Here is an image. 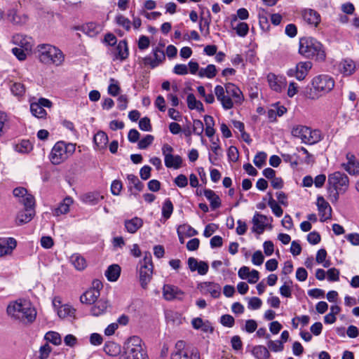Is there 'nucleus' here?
<instances>
[{
	"label": "nucleus",
	"mask_w": 359,
	"mask_h": 359,
	"mask_svg": "<svg viewBox=\"0 0 359 359\" xmlns=\"http://www.w3.org/2000/svg\"><path fill=\"white\" fill-rule=\"evenodd\" d=\"M70 261L74 268L78 271L83 270L87 266L86 259L79 254L72 255L70 257Z\"/></svg>",
	"instance_id": "37998d69"
},
{
	"label": "nucleus",
	"mask_w": 359,
	"mask_h": 359,
	"mask_svg": "<svg viewBox=\"0 0 359 359\" xmlns=\"http://www.w3.org/2000/svg\"><path fill=\"white\" fill-rule=\"evenodd\" d=\"M45 339L54 345H60L62 343L60 334L54 331L48 332L45 335Z\"/></svg>",
	"instance_id": "09e8293b"
},
{
	"label": "nucleus",
	"mask_w": 359,
	"mask_h": 359,
	"mask_svg": "<svg viewBox=\"0 0 359 359\" xmlns=\"http://www.w3.org/2000/svg\"><path fill=\"white\" fill-rule=\"evenodd\" d=\"M154 105L161 112H165L166 110L165 100L162 95H158L156 97Z\"/></svg>",
	"instance_id": "338daca9"
},
{
	"label": "nucleus",
	"mask_w": 359,
	"mask_h": 359,
	"mask_svg": "<svg viewBox=\"0 0 359 359\" xmlns=\"http://www.w3.org/2000/svg\"><path fill=\"white\" fill-rule=\"evenodd\" d=\"M13 41L15 44L19 46L20 48H24L27 52H30L34 45V40L32 37L21 34L14 35L13 36Z\"/></svg>",
	"instance_id": "bb28decb"
},
{
	"label": "nucleus",
	"mask_w": 359,
	"mask_h": 359,
	"mask_svg": "<svg viewBox=\"0 0 359 359\" xmlns=\"http://www.w3.org/2000/svg\"><path fill=\"white\" fill-rule=\"evenodd\" d=\"M174 183L178 187L184 188L188 184V179L184 175L180 174L175 178Z\"/></svg>",
	"instance_id": "69168bd1"
},
{
	"label": "nucleus",
	"mask_w": 359,
	"mask_h": 359,
	"mask_svg": "<svg viewBox=\"0 0 359 359\" xmlns=\"http://www.w3.org/2000/svg\"><path fill=\"white\" fill-rule=\"evenodd\" d=\"M233 29L236 30V34L241 37L245 36L249 30L248 25L245 22H239Z\"/></svg>",
	"instance_id": "13d9d810"
},
{
	"label": "nucleus",
	"mask_w": 359,
	"mask_h": 359,
	"mask_svg": "<svg viewBox=\"0 0 359 359\" xmlns=\"http://www.w3.org/2000/svg\"><path fill=\"white\" fill-rule=\"evenodd\" d=\"M33 149V145L28 140H22L14 145L15 151L20 154H27Z\"/></svg>",
	"instance_id": "ea45409f"
},
{
	"label": "nucleus",
	"mask_w": 359,
	"mask_h": 359,
	"mask_svg": "<svg viewBox=\"0 0 359 359\" xmlns=\"http://www.w3.org/2000/svg\"><path fill=\"white\" fill-rule=\"evenodd\" d=\"M316 205L321 222L331 219L332 212V208L323 196H318Z\"/></svg>",
	"instance_id": "4be33fe9"
},
{
	"label": "nucleus",
	"mask_w": 359,
	"mask_h": 359,
	"mask_svg": "<svg viewBox=\"0 0 359 359\" xmlns=\"http://www.w3.org/2000/svg\"><path fill=\"white\" fill-rule=\"evenodd\" d=\"M217 68L214 65H208L205 68H201L198 75L201 78L213 79L217 74Z\"/></svg>",
	"instance_id": "a19ab883"
},
{
	"label": "nucleus",
	"mask_w": 359,
	"mask_h": 359,
	"mask_svg": "<svg viewBox=\"0 0 359 359\" xmlns=\"http://www.w3.org/2000/svg\"><path fill=\"white\" fill-rule=\"evenodd\" d=\"M39 61L47 65H61L65 60V55L57 47L48 44H39L36 48Z\"/></svg>",
	"instance_id": "423d86ee"
},
{
	"label": "nucleus",
	"mask_w": 359,
	"mask_h": 359,
	"mask_svg": "<svg viewBox=\"0 0 359 359\" xmlns=\"http://www.w3.org/2000/svg\"><path fill=\"white\" fill-rule=\"evenodd\" d=\"M287 111V109L278 104H273L267 111V116L270 122L276 121L278 116H282Z\"/></svg>",
	"instance_id": "72a5a7b5"
},
{
	"label": "nucleus",
	"mask_w": 359,
	"mask_h": 359,
	"mask_svg": "<svg viewBox=\"0 0 359 359\" xmlns=\"http://www.w3.org/2000/svg\"><path fill=\"white\" fill-rule=\"evenodd\" d=\"M339 271L336 268H331L327 271V280L329 281H338L339 280Z\"/></svg>",
	"instance_id": "0e129e2a"
},
{
	"label": "nucleus",
	"mask_w": 359,
	"mask_h": 359,
	"mask_svg": "<svg viewBox=\"0 0 359 359\" xmlns=\"http://www.w3.org/2000/svg\"><path fill=\"white\" fill-rule=\"evenodd\" d=\"M126 231L130 233H135L143 225V220L137 217H135L130 219H126L124 222Z\"/></svg>",
	"instance_id": "473e14b6"
},
{
	"label": "nucleus",
	"mask_w": 359,
	"mask_h": 359,
	"mask_svg": "<svg viewBox=\"0 0 359 359\" xmlns=\"http://www.w3.org/2000/svg\"><path fill=\"white\" fill-rule=\"evenodd\" d=\"M153 264L151 257H145L139 262V278L142 288H146L153 274Z\"/></svg>",
	"instance_id": "9b49d317"
},
{
	"label": "nucleus",
	"mask_w": 359,
	"mask_h": 359,
	"mask_svg": "<svg viewBox=\"0 0 359 359\" xmlns=\"http://www.w3.org/2000/svg\"><path fill=\"white\" fill-rule=\"evenodd\" d=\"M75 150V144L57 142L50 151L49 159L53 165H59L69 158Z\"/></svg>",
	"instance_id": "6e6552de"
},
{
	"label": "nucleus",
	"mask_w": 359,
	"mask_h": 359,
	"mask_svg": "<svg viewBox=\"0 0 359 359\" xmlns=\"http://www.w3.org/2000/svg\"><path fill=\"white\" fill-rule=\"evenodd\" d=\"M291 134L293 137L299 138L302 142L306 144H314L322 140L319 130H312L311 128L297 125L292 127Z\"/></svg>",
	"instance_id": "1a4fd4ad"
},
{
	"label": "nucleus",
	"mask_w": 359,
	"mask_h": 359,
	"mask_svg": "<svg viewBox=\"0 0 359 359\" xmlns=\"http://www.w3.org/2000/svg\"><path fill=\"white\" fill-rule=\"evenodd\" d=\"M320 239V235L317 231H312L307 235V241L311 245L319 243Z\"/></svg>",
	"instance_id": "774afa93"
},
{
	"label": "nucleus",
	"mask_w": 359,
	"mask_h": 359,
	"mask_svg": "<svg viewBox=\"0 0 359 359\" xmlns=\"http://www.w3.org/2000/svg\"><path fill=\"white\" fill-rule=\"evenodd\" d=\"M165 60V54L163 49L155 47L150 55L142 58V64L145 67L154 69L161 65Z\"/></svg>",
	"instance_id": "ddd939ff"
},
{
	"label": "nucleus",
	"mask_w": 359,
	"mask_h": 359,
	"mask_svg": "<svg viewBox=\"0 0 359 359\" xmlns=\"http://www.w3.org/2000/svg\"><path fill=\"white\" fill-rule=\"evenodd\" d=\"M198 289L201 294H210L212 298H218L221 294V286L215 282L205 281L198 285Z\"/></svg>",
	"instance_id": "6ab92c4d"
},
{
	"label": "nucleus",
	"mask_w": 359,
	"mask_h": 359,
	"mask_svg": "<svg viewBox=\"0 0 359 359\" xmlns=\"http://www.w3.org/2000/svg\"><path fill=\"white\" fill-rule=\"evenodd\" d=\"M13 196L18 198V201L25 207L33 208L35 200L34 196L27 192L24 187H17L13 189Z\"/></svg>",
	"instance_id": "a211bd4d"
},
{
	"label": "nucleus",
	"mask_w": 359,
	"mask_h": 359,
	"mask_svg": "<svg viewBox=\"0 0 359 359\" xmlns=\"http://www.w3.org/2000/svg\"><path fill=\"white\" fill-rule=\"evenodd\" d=\"M114 22L120 27H122L126 31H129L131 27L130 20L123 15L122 14H117L114 18Z\"/></svg>",
	"instance_id": "49530a36"
},
{
	"label": "nucleus",
	"mask_w": 359,
	"mask_h": 359,
	"mask_svg": "<svg viewBox=\"0 0 359 359\" xmlns=\"http://www.w3.org/2000/svg\"><path fill=\"white\" fill-rule=\"evenodd\" d=\"M171 359H200L197 351H190L184 341H178L171 355Z\"/></svg>",
	"instance_id": "4468645a"
},
{
	"label": "nucleus",
	"mask_w": 359,
	"mask_h": 359,
	"mask_svg": "<svg viewBox=\"0 0 359 359\" xmlns=\"http://www.w3.org/2000/svg\"><path fill=\"white\" fill-rule=\"evenodd\" d=\"M267 81L270 88L277 93H280L287 86V80L285 76L269 73L267 75Z\"/></svg>",
	"instance_id": "412c9836"
},
{
	"label": "nucleus",
	"mask_w": 359,
	"mask_h": 359,
	"mask_svg": "<svg viewBox=\"0 0 359 359\" xmlns=\"http://www.w3.org/2000/svg\"><path fill=\"white\" fill-rule=\"evenodd\" d=\"M107 90L108 93L112 96L118 95L121 91L118 81L114 79L111 78Z\"/></svg>",
	"instance_id": "3c124183"
},
{
	"label": "nucleus",
	"mask_w": 359,
	"mask_h": 359,
	"mask_svg": "<svg viewBox=\"0 0 359 359\" xmlns=\"http://www.w3.org/2000/svg\"><path fill=\"white\" fill-rule=\"evenodd\" d=\"M127 180L128 181V187L130 190L135 189L138 192L142 191L144 184L140 181L136 175L133 174L128 175Z\"/></svg>",
	"instance_id": "c03bdc74"
},
{
	"label": "nucleus",
	"mask_w": 359,
	"mask_h": 359,
	"mask_svg": "<svg viewBox=\"0 0 359 359\" xmlns=\"http://www.w3.org/2000/svg\"><path fill=\"white\" fill-rule=\"evenodd\" d=\"M204 131L203 123L198 119L193 121V133L198 136H201Z\"/></svg>",
	"instance_id": "052dcab7"
},
{
	"label": "nucleus",
	"mask_w": 359,
	"mask_h": 359,
	"mask_svg": "<svg viewBox=\"0 0 359 359\" xmlns=\"http://www.w3.org/2000/svg\"><path fill=\"white\" fill-rule=\"evenodd\" d=\"M11 90L15 96L20 97L24 95L25 93V88L21 83H14L11 86Z\"/></svg>",
	"instance_id": "5fc2aeb1"
},
{
	"label": "nucleus",
	"mask_w": 359,
	"mask_h": 359,
	"mask_svg": "<svg viewBox=\"0 0 359 359\" xmlns=\"http://www.w3.org/2000/svg\"><path fill=\"white\" fill-rule=\"evenodd\" d=\"M335 85L334 79L328 74H320L314 76L311 81L308 97L318 100L330 93Z\"/></svg>",
	"instance_id": "7ed1b4c3"
},
{
	"label": "nucleus",
	"mask_w": 359,
	"mask_h": 359,
	"mask_svg": "<svg viewBox=\"0 0 359 359\" xmlns=\"http://www.w3.org/2000/svg\"><path fill=\"white\" fill-rule=\"evenodd\" d=\"M154 141V137L151 135H147L144 138L138 142V147L140 149L147 148Z\"/></svg>",
	"instance_id": "e2e57ef3"
},
{
	"label": "nucleus",
	"mask_w": 359,
	"mask_h": 359,
	"mask_svg": "<svg viewBox=\"0 0 359 359\" xmlns=\"http://www.w3.org/2000/svg\"><path fill=\"white\" fill-rule=\"evenodd\" d=\"M73 202L74 201L72 197H65L62 201L59 203L57 207L53 210V215L55 216H60L67 214L69 211V208L73 204Z\"/></svg>",
	"instance_id": "2f4dec72"
},
{
	"label": "nucleus",
	"mask_w": 359,
	"mask_h": 359,
	"mask_svg": "<svg viewBox=\"0 0 359 359\" xmlns=\"http://www.w3.org/2000/svg\"><path fill=\"white\" fill-rule=\"evenodd\" d=\"M34 215L32 208L25 207V210L20 211L16 217L15 222L18 225H22L30 222Z\"/></svg>",
	"instance_id": "7c9ffc66"
},
{
	"label": "nucleus",
	"mask_w": 359,
	"mask_h": 359,
	"mask_svg": "<svg viewBox=\"0 0 359 359\" xmlns=\"http://www.w3.org/2000/svg\"><path fill=\"white\" fill-rule=\"evenodd\" d=\"M119 359H149L142 340L137 336L128 339Z\"/></svg>",
	"instance_id": "0eeeda50"
},
{
	"label": "nucleus",
	"mask_w": 359,
	"mask_h": 359,
	"mask_svg": "<svg viewBox=\"0 0 359 359\" xmlns=\"http://www.w3.org/2000/svg\"><path fill=\"white\" fill-rule=\"evenodd\" d=\"M217 100L225 110L232 109L235 105H240L244 100L241 89L232 83H227L224 86L217 85L214 89Z\"/></svg>",
	"instance_id": "f03ea898"
},
{
	"label": "nucleus",
	"mask_w": 359,
	"mask_h": 359,
	"mask_svg": "<svg viewBox=\"0 0 359 359\" xmlns=\"http://www.w3.org/2000/svg\"><path fill=\"white\" fill-rule=\"evenodd\" d=\"M121 273V267L118 264H112L105 271L108 280L114 282L117 280Z\"/></svg>",
	"instance_id": "58836bf2"
},
{
	"label": "nucleus",
	"mask_w": 359,
	"mask_h": 359,
	"mask_svg": "<svg viewBox=\"0 0 359 359\" xmlns=\"http://www.w3.org/2000/svg\"><path fill=\"white\" fill-rule=\"evenodd\" d=\"M348 177L341 172H334L328 175L327 191L330 200L333 203L339 199L341 194H344L348 188Z\"/></svg>",
	"instance_id": "39448f33"
},
{
	"label": "nucleus",
	"mask_w": 359,
	"mask_h": 359,
	"mask_svg": "<svg viewBox=\"0 0 359 359\" xmlns=\"http://www.w3.org/2000/svg\"><path fill=\"white\" fill-rule=\"evenodd\" d=\"M197 91L199 95L204 98V100L208 104H212L215 102L214 95L210 92L208 94H206L205 89L203 86H200L197 88Z\"/></svg>",
	"instance_id": "864d4df0"
},
{
	"label": "nucleus",
	"mask_w": 359,
	"mask_h": 359,
	"mask_svg": "<svg viewBox=\"0 0 359 359\" xmlns=\"http://www.w3.org/2000/svg\"><path fill=\"white\" fill-rule=\"evenodd\" d=\"M262 305V301L258 297H251L248 302V308L251 310L259 309Z\"/></svg>",
	"instance_id": "680f3d73"
},
{
	"label": "nucleus",
	"mask_w": 359,
	"mask_h": 359,
	"mask_svg": "<svg viewBox=\"0 0 359 359\" xmlns=\"http://www.w3.org/2000/svg\"><path fill=\"white\" fill-rule=\"evenodd\" d=\"M174 210L173 204L170 198H167L163 203L161 214L165 221L168 219L172 214Z\"/></svg>",
	"instance_id": "a18cd8bd"
},
{
	"label": "nucleus",
	"mask_w": 359,
	"mask_h": 359,
	"mask_svg": "<svg viewBox=\"0 0 359 359\" xmlns=\"http://www.w3.org/2000/svg\"><path fill=\"white\" fill-rule=\"evenodd\" d=\"M271 221L272 218L269 219L266 215L255 212L252 219V231L258 235L262 234Z\"/></svg>",
	"instance_id": "f3484780"
},
{
	"label": "nucleus",
	"mask_w": 359,
	"mask_h": 359,
	"mask_svg": "<svg viewBox=\"0 0 359 359\" xmlns=\"http://www.w3.org/2000/svg\"><path fill=\"white\" fill-rule=\"evenodd\" d=\"M203 194L209 201L212 210H215L221 206V200L218 195L211 189H205Z\"/></svg>",
	"instance_id": "c9c22d12"
},
{
	"label": "nucleus",
	"mask_w": 359,
	"mask_h": 359,
	"mask_svg": "<svg viewBox=\"0 0 359 359\" xmlns=\"http://www.w3.org/2000/svg\"><path fill=\"white\" fill-rule=\"evenodd\" d=\"M187 106L189 109H196L200 112L204 111V107L202 102L196 99L194 94L190 93L187 97Z\"/></svg>",
	"instance_id": "79ce46f5"
},
{
	"label": "nucleus",
	"mask_w": 359,
	"mask_h": 359,
	"mask_svg": "<svg viewBox=\"0 0 359 359\" xmlns=\"http://www.w3.org/2000/svg\"><path fill=\"white\" fill-rule=\"evenodd\" d=\"M292 284V281L285 282L279 290L280 294L281 296L284 297H291L292 296V290L291 285Z\"/></svg>",
	"instance_id": "bf43d9fd"
},
{
	"label": "nucleus",
	"mask_w": 359,
	"mask_h": 359,
	"mask_svg": "<svg viewBox=\"0 0 359 359\" xmlns=\"http://www.w3.org/2000/svg\"><path fill=\"white\" fill-rule=\"evenodd\" d=\"M93 287L87 290L81 297L80 301L82 304H86L91 305L97 300H98L100 295L99 286H102V284L99 282L94 283Z\"/></svg>",
	"instance_id": "aec40b11"
},
{
	"label": "nucleus",
	"mask_w": 359,
	"mask_h": 359,
	"mask_svg": "<svg viewBox=\"0 0 359 359\" xmlns=\"http://www.w3.org/2000/svg\"><path fill=\"white\" fill-rule=\"evenodd\" d=\"M269 348L273 352H280L284 348L283 343L279 340H269L267 342Z\"/></svg>",
	"instance_id": "4d7b16f0"
},
{
	"label": "nucleus",
	"mask_w": 359,
	"mask_h": 359,
	"mask_svg": "<svg viewBox=\"0 0 359 359\" xmlns=\"http://www.w3.org/2000/svg\"><path fill=\"white\" fill-rule=\"evenodd\" d=\"M163 295L166 300L171 301L175 299H181L183 292L177 286L168 284L163 287Z\"/></svg>",
	"instance_id": "cd10ccee"
},
{
	"label": "nucleus",
	"mask_w": 359,
	"mask_h": 359,
	"mask_svg": "<svg viewBox=\"0 0 359 359\" xmlns=\"http://www.w3.org/2000/svg\"><path fill=\"white\" fill-rule=\"evenodd\" d=\"M93 141L97 149L102 150L107 147L108 136L104 132L99 131L94 135Z\"/></svg>",
	"instance_id": "4c0bfd02"
},
{
	"label": "nucleus",
	"mask_w": 359,
	"mask_h": 359,
	"mask_svg": "<svg viewBox=\"0 0 359 359\" xmlns=\"http://www.w3.org/2000/svg\"><path fill=\"white\" fill-rule=\"evenodd\" d=\"M8 316L14 321L29 325L36 318V310L32 303L24 299L11 302L6 309Z\"/></svg>",
	"instance_id": "f257e3e1"
},
{
	"label": "nucleus",
	"mask_w": 359,
	"mask_h": 359,
	"mask_svg": "<svg viewBox=\"0 0 359 359\" xmlns=\"http://www.w3.org/2000/svg\"><path fill=\"white\" fill-rule=\"evenodd\" d=\"M311 67L312 63L311 62H300L297 64L295 68L290 69L287 72V75L290 77L294 76L297 80L302 81L305 79Z\"/></svg>",
	"instance_id": "dca6fc26"
},
{
	"label": "nucleus",
	"mask_w": 359,
	"mask_h": 359,
	"mask_svg": "<svg viewBox=\"0 0 359 359\" xmlns=\"http://www.w3.org/2000/svg\"><path fill=\"white\" fill-rule=\"evenodd\" d=\"M9 128V118L8 115L0 111V136L6 133Z\"/></svg>",
	"instance_id": "de8ad7c7"
},
{
	"label": "nucleus",
	"mask_w": 359,
	"mask_h": 359,
	"mask_svg": "<svg viewBox=\"0 0 359 359\" xmlns=\"http://www.w3.org/2000/svg\"><path fill=\"white\" fill-rule=\"evenodd\" d=\"M77 29L81 31L85 34L90 37H94L102 31L103 25L95 22H89L83 24Z\"/></svg>",
	"instance_id": "a878e982"
},
{
	"label": "nucleus",
	"mask_w": 359,
	"mask_h": 359,
	"mask_svg": "<svg viewBox=\"0 0 359 359\" xmlns=\"http://www.w3.org/2000/svg\"><path fill=\"white\" fill-rule=\"evenodd\" d=\"M115 59L123 60L128 56V48L126 41H120L115 48Z\"/></svg>",
	"instance_id": "e433bc0d"
},
{
	"label": "nucleus",
	"mask_w": 359,
	"mask_h": 359,
	"mask_svg": "<svg viewBox=\"0 0 359 359\" xmlns=\"http://www.w3.org/2000/svg\"><path fill=\"white\" fill-rule=\"evenodd\" d=\"M338 69L340 73L344 76H350L355 72L356 65L353 60L346 58L339 63Z\"/></svg>",
	"instance_id": "c756f323"
},
{
	"label": "nucleus",
	"mask_w": 359,
	"mask_h": 359,
	"mask_svg": "<svg viewBox=\"0 0 359 359\" xmlns=\"http://www.w3.org/2000/svg\"><path fill=\"white\" fill-rule=\"evenodd\" d=\"M347 162L342 163L341 166L350 175H357L359 173V163L355 156L351 153L346 154Z\"/></svg>",
	"instance_id": "c85d7f7f"
},
{
	"label": "nucleus",
	"mask_w": 359,
	"mask_h": 359,
	"mask_svg": "<svg viewBox=\"0 0 359 359\" xmlns=\"http://www.w3.org/2000/svg\"><path fill=\"white\" fill-rule=\"evenodd\" d=\"M303 20L312 27H317L321 21L320 15L311 8H306L302 11Z\"/></svg>",
	"instance_id": "5701e85b"
},
{
	"label": "nucleus",
	"mask_w": 359,
	"mask_h": 359,
	"mask_svg": "<svg viewBox=\"0 0 359 359\" xmlns=\"http://www.w3.org/2000/svg\"><path fill=\"white\" fill-rule=\"evenodd\" d=\"M250 353L255 359H269L271 356L267 348L263 345H256L252 346Z\"/></svg>",
	"instance_id": "f704fd0d"
},
{
	"label": "nucleus",
	"mask_w": 359,
	"mask_h": 359,
	"mask_svg": "<svg viewBox=\"0 0 359 359\" xmlns=\"http://www.w3.org/2000/svg\"><path fill=\"white\" fill-rule=\"evenodd\" d=\"M52 304L60 319L73 322L76 318V309L69 304H62L60 297H55L52 300Z\"/></svg>",
	"instance_id": "9d476101"
},
{
	"label": "nucleus",
	"mask_w": 359,
	"mask_h": 359,
	"mask_svg": "<svg viewBox=\"0 0 359 359\" xmlns=\"http://www.w3.org/2000/svg\"><path fill=\"white\" fill-rule=\"evenodd\" d=\"M52 102L46 98H40L37 102H32L30 104V111L33 116L38 118H44L46 117L47 112L44 107L50 108Z\"/></svg>",
	"instance_id": "2eb2a0df"
},
{
	"label": "nucleus",
	"mask_w": 359,
	"mask_h": 359,
	"mask_svg": "<svg viewBox=\"0 0 359 359\" xmlns=\"http://www.w3.org/2000/svg\"><path fill=\"white\" fill-rule=\"evenodd\" d=\"M17 246V241L13 238H0V257L11 255Z\"/></svg>",
	"instance_id": "393cba45"
},
{
	"label": "nucleus",
	"mask_w": 359,
	"mask_h": 359,
	"mask_svg": "<svg viewBox=\"0 0 359 359\" xmlns=\"http://www.w3.org/2000/svg\"><path fill=\"white\" fill-rule=\"evenodd\" d=\"M91 305L90 313L95 317H98L105 314L110 307L109 302L104 299H99Z\"/></svg>",
	"instance_id": "b1692460"
},
{
	"label": "nucleus",
	"mask_w": 359,
	"mask_h": 359,
	"mask_svg": "<svg viewBox=\"0 0 359 359\" xmlns=\"http://www.w3.org/2000/svg\"><path fill=\"white\" fill-rule=\"evenodd\" d=\"M17 12L15 10H11L7 14L8 20L12 22L14 24H22L26 22L27 17L23 15V17H19V19H17L15 17L17 15Z\"/></svg>",
	"instance_id": "603ef678"
},
{
	"label": "nucleus",
	"mask_w": 359,
	"mask_h": 359,
	"mask_svg": "<svg viewBox=\"0 0 359 359\" xmlns=\"http://www.w3.org/2000/svg\"><path fill=\"white\" fill-rule=\"evenodd\" d=\"M177 232L179 233H183L187 237H191L198 234L197 231L188 224L180 225L177 228Z\"/></svg>",
	"instance_id": "8fccbe9b"
},
{
	"label": "nucleus",
	"mask_w": 359,
	"mask_h": 359,
	"mask_svg": "<svg viewBox=\"0 0 359 359\" xmlns=\"http://www.w3.org/2000/svg\"><path fill=\"white\" fill-rule=\"evenodd\" d=\"M162 154L164 157V163L168 168L177 170L183 163V159L180 155H173V148L168 144H164L162 147Z\"/></svg>",
	"instance_id": "f8f14e48"
},
{
	"label": "nucleus",
	"mask_w": 359,
	"mask_h": 359,
	"mask_svg": "<svg viewBox=\"0 0 359 359\" xmlns=\"http://www.w3.org/2000/svg\"><path fill=\"white\" fill-rule=\"evenodd\" d=\"M299 53L307 58H314L318 61H324L326 53L323 44L317 39L306 36L299 40Z\"/></svg>",
	"instance_id": "20e7f679"
},
{
	"label": "nucleus",
	"mask_w": 359,
	"mask_h": 359,
	"mask_svg": "<svg viewBox=\"0 0 359 359\" xmlns=\"http://www.w3.org/2000/svg\"><path fill=\"white\" fill-rule=\"evenodd\" d=\"M266 157L265 152L259 151L255 155L253 163L257 167L262 168L266 163Z\"/></svg>",
	"instance_id": "6e6d98bb"
}]
</instances>
